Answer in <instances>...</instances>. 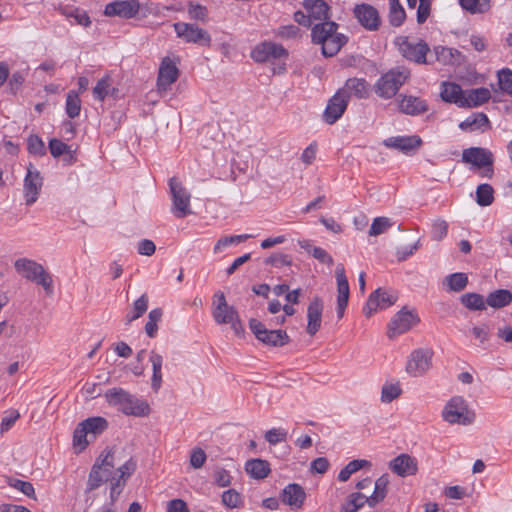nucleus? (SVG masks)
Listing matches in <instances>:
<instances>
[{"mask_svg":"<svg viewBox=\"0 0 512 512\" xmlns=\"http://www.w3.org/2000/svg\"><path fill=\"white\" fill-rule=\"evenodd\" d=\"M338 24L334 21L315 23L311 28V39L314 44L321 45L325 57L335 56L347 43L348 38L337 32Z\"/></svg>","mask_w":512,"mask_h":512,"instance_id":"1","label":"nucleus"},{"mask_svg":"<svg viewBox=\"0 0 512 512\" xmlns=\"http://www.w3.org/2000/svg\"><path fill=\"white\" fill-rule=\"evenodd\" d=\"M104 398L110 406L116 407L125 415L142 417L150 412V407L146 401L139 400L123 388L108 389Z\"/></svg>","mask_w":512,"mask_h":512,"instance_id":"2","label":"nucleus"},{"mask_svg":"<svg viewBox=\"0 0 512 512\" xmlns=\"http://www.w3.org/2000/svg\"><path fill=\"white\" fill-rule=\"evenodd\" d=\"M14 268L22 277L42 286L48 294L52 293V277L41 264L28 258H19L14 262Z\"/></svg>","mask_w":512,"mask_h":512,"instance_id":"3","label":"nucleus"},{"mask_svg":"<svg viewBox=\"0 0 512 512\" xmlns=\"http://www.w3.org/2000/svg\"><path fill=\"white\" fill-rule=\"evenodd\" d=\"M475 413L461 396L452 397L444 406L442 418L449 424L470 425L475 420Z\"/></svg>","mask_w":512,"mask_h":512,"instance_id":"4","label":"nucleus"},{"mask_svg":"<svg viewBox=\"0 0 512 512\" xmlns=\"http://www.w3.org/2000/svg\"><path fill=\"white\" fill-rule=\"evenodd\" d=\"M409 76L410 71L407 68L397 67L391 69L378 79L375 91L380 97L389 99L396 95Z\"/></svg>","mask_w":512,"mask_h":512,"instance_id":"5","label":"nucleus"},{"mask_svg":"<svg viewBox=\"0 0 512 512\" xmlns=\"http://www.w3.org/2000/svg\"><path fill=\"white\" fill-rule=\"evenodd\" d=\"M394 43L405 59L417 64L426 63V55L430 48L424 40L412 42L407 36H398Z\"/></svg>","mask_w":512,"mask_h":512,"instance_id":"6","label":"nucleus"},{"mask_svg":"<svg viewBox=\"0 0 512 512\" xmlns=\"http://www.w3.org/2000/svg\"><path fill=\"white\" fill-rule=\"evenodd\" d=\"M462 160L465 163H470L473 166L481 169L482 177L492 178L493 170V154L491 151L481 147H471L463 150Z\"/></svg>","mask_w":512,"mask_h":512,"instance_id":"7","label":"nucleus"},{"mask_svg":"<svg viewBox=\"0 0 512 512\" xmlns=\"http://www.w3.org/2000/svg\"><path fill=\"white\" fill-rule=\"evenodd\" d=\"M170 192L172 196V208L171 212L176 218H184L192 213L190 199V193L183 187L180 181L175 177L169 181Z\"/></svg>","mask_w":512,"mask_h":512,"instance_id":"8","label":"nucleus"},{"mask_svg":"<svg viewBox=\"0 0 512 512\" xmlns=\"http://www.w3.org/2000/svg\"><path fill=\"white\" fill-rule=\"evenodd\" d=\"M249 327L255 337L265 345L281 347L290 342V337L284 330H268L257 319H250Z\"/></svg>","mask_w":512,"mask_h":512,"instance_id":"9","label":"nucleus"},{"mask_svg":"<svg viewBox=\"0 0 512 512\" xmlns=\"http://www.w3.org/2000/svg\"><path fill=\"white\" fill-rule=\"evenodd\" d=\"M177 36L187 43L199 44L209 47L211 45L210 34L196 24L177 22L173 25Z\"/></svg>","mask_w":512,"mask_h":512,"instance_id":"10","label":"nucleus"},{"mask_svg":"<svg viewBox=\"0 0 512 512\" xmlns=\"http://www.w3.org/2000/svg\"><path fill=\"white\" fill-rule=\"evenodd\" d=\"M433 351L431 349L419 348L414 350L407 361L406 372L419 377L424 375L432 366Z\"/></svg>","mask_w":512,"mask_h":512,"instance_id":"11","label":"nucleus"},{"mask_svg":"<svg viewBox=\"0 0 512 512\" xmlns=\"http://www.w3.org/2000/svg\"><path fill=\"white\" fill-rule=\"evenodd\" d=\"M397 294L393 291H387L378 288L370 294L366 305L363 308L364 315L371 317L377 309H385L393 305L397 301Z\"/></svg>","mask_w":512,"mask_h":512,"instance_id":"12","label":"nucleus"},{"mask_svg":"<svg viewBox=\"0 0 512 512\" xmlns=\"http://www.w3.org/2000/svg\"><path fill=\"white\" fill-rule=\"evenodd\" d=\"M418 322L419 318L414 312L401 309L389 322L387 335L392 339L409 331Z\"/></svg>","mask_w":512,"mask_h":512,"instance_id":"13","label":"nucleus"},{"mask_svg":"<svg viewBox=\"0 0 512 512\" xmlns=\"http://www.w3.org/2000/svg\"><path fill=\"white\" fill-rule=\"evenodd\" d=\"M177 63L178 61L168 56L162 59L157 77V88L159 92H166L170 89L171 85L177 81L179 77Z\"/></svg>","mask_w":512,"mask_h":512,"instance_id":"14","label":"nucleus"},{"mask_svg":"<svg viewBox=\"0 0 512 512\" xmlns=\"http://www.w3.org/2000/svg\"><path fill=\"white\" fill-rule=\"evenodd\" d=\"M251 57L258 63L288 57V51L281 45L271 41L258 44L251 52Z\"/></svg>","mask_w":512,"mask_h":512,"instance_id":"15","label":"nucleus"},{"mask_svg":"<svg viewBox=\"0 0 512 512\" xmlns=\"http://www.w3.org/2000/svg\"><path fill=\"white\" fill-rule=\"evenodd\" d=\"M43 186V178L40 172L30 164L27 168V174L24 178V197L26 205H32L38 199Z\"/></svg>","mask_w":512,"mask_h":512,"instance_id":"16","label":"nucleus"},{"mask_svg":"<svg viewBox=\"0 0 512 512\" xmlns=\"http://www.w3.org/2000/svg\"><path fill=\"white\" fill-rule=\"evenodd\" d=\"M337 282V317L342 319L349 300V283L345 275V268L342 264H338L335 271Z\"/></svg>","mask_w":512,"mask_h":512,"instance_id":"17","label":"nucleus"},{"mask_svg":"<svg viewBox=\"0 0 512 512\" xmlns=\"http://www.w3.org/2000/svg\"><path fill=\"white\" fill-rule=\"evenodd\" d=\"M140 10L138 0H117L105 6L104 14L109 17L133 18Z\"/></svg>","mask_w":512,"mask_h":512,"instance_id":"18","label":"nucleus"},{"mask_svg":"<svg viewBox=\"0 0 512 512\" xmlns=\"http://www.w3.org/2000/svg\"><path fill=\"white\" fill-rule=\"evenodd\" d=\"M354 16L359 21V23L370 31H375L380 26V16L376 8L369 4H359L356 5L354 10Z\"/></svg>","mask_w":512,"mask_h":512,"instance_id":"19","label":"nucleus"},{"mask_svg":"<svg viewBox=\"0 0 512 512\" xmlns=\"http://www.w3.org/2000/svg\"><path fill=\"white\" fill-rule=\"evenodd\" d=\"M281 501L292 510L301 509L306 500V492L297 483H290L280 493Z\"/></svg>","mask_w":512,"mask_h":512,"instance_id":"20","label":"nucleus"},{"mask_svg":"<svg viewBox=\"0 0 512 512\" xmlns=\"http://www.w3.org/2000/svg\"><path fill=\"white\" fill-rule=\"evenodd\" d=\"M421 144L422 140L417 135L394 136L383 141L385 147L401 151L405 154L416 151Z\"/></svg>","mask_w":512,"mask_h":512,"instance_id":"21","label":"nucleus"},{"mask_svg":"<svg viewBox=\"0 0 512 512\" xmlns=\"http://www.w3.org/2000/svg\"><path fill=\"white\" fill-rule=\"evenodd\" d=\"M347 96H343V92L337 91L336 94L328 101L323 117L326 123L334 124L345 112L347 108Z\"/></svg>","mask_w":512,"mask_h":512,"instance_id":"22","label":"nucleus"},{"mask_svg":"<svg viewBox=\"0 0 512 512\" xmlns=\"http://www.w3.org/2000/svg\"><path fill=\"white\" fill-rule=\"evenodd\" d=\"M323 312V301L320 297H314L307 308V333L315 335L321 327V318Z\"/></svg>","mask_w":512,"mask_h":512,"instance_id":"23","label":"nucleus"},{"mask_svg":"<svg viewBox=\"0 0 512 512\" xmlns=\"http://www.w3.org/2000/svg\"><path fill=\"white\" fill-rule=\"evenodd\" d=\"M390 469L401 477L414 475L417 472V461L407 454L394 458L389 465Z\"/></svg>","mask_w":512,"mask_h":512,"instance_id":"24","label":"nucleus"},{"mask_svg":"<svg viewBox=\"0 0 512 512\" xmlns=\"http://www.w3.org/2000/svg\"><path fill=\"white\" fill-rule=\"evenodd\" d=\"M303 7L309 13V16L314 21L324 22L330 21V7L323 0H305Z\"/></svg>","mask_w":512,"mask_h":512,"instance_id":"25","label":"nucleus"},{"mask_svg":"<svg viewBox=\"0 0 512 512\" xmlns=\"http://www.w3.org/2000/svg\"><path fill=\"white\" fill-rule=\"evenodd\" d=\"M440 96L443 101L463 107L465 91L454 82H442Z\"/></svg>","mask_w":512,"mask_h":512,"instance_id":"26","label":"nucleus"},{"mask_svg":"<svg viewBox=\"0 0 512 512\" xmlns=\"http://www.w3.org/2000/svg\"><path fill=\"white\" fill-rule=\"evenodd\" d=\"M398 106L401 112L408 115H418L428 110L427 103L414 96H402Z\"/></svg>","mask_w":512,"mask_h":512,"instance_id":"27","label":"nucleus"},{"mask_svg":"<svg viewBox=\"0 0 512 512\" xmlns=\"http://www.w3.org/2000/svg\"><path fill=\"white\" fill-rule=\"evenodd\" d=\"M491 93L488 88L480 87L465 91L463 107H478L489 101Z\"/></svg>","mask_w":512,"mask_h":512,"instance_id":"28","label":"nucleus"},{"mask_svg":"<svg viewBox=\"0 0 512 512\" xmlns=\"http://www.w3.org/2000/svg\"><path fill=\"white\" fill-rule=\"evenodd\" d=\"M136 462L130 458L123 465H121L116 472V481L113 482L112 496L116 493L119 494L125 486L126 480L135 472Z\"/></svg>","mask_w":512,"mask_h":512,"instance_id":"29","label":"nucleus"},{"mask_svg":"<svg viewBox=\"0 0 512 512\" xmlns=\"http://www.w3.org/2000/svg\"><path fill=\"white\" fill-rule=\"evenodd\" d=\"M245 471L251 478L261 480L268 477L271 467L267 460L256 458L250 459L245 463Z\"/></svg>","mask_w":512,"mask_h":512,"instance_id":"30","label":"nucleus"},{"mask_svg":"<svg viewBox=\"0 0 512 512\" xmlns=\"http://www.w3.org/2000/svg\"><path fill=\"white\" fill-rule=\"evenodd\" d=\"M149 361L152 365L151 387L154 392H158L162 386V366L163 356L156 350L149 353Z\"/></svg>","mask_w":512,"mask_h":512,"instance_id":"31","label":"nucleus"},{"mask_svg":"<svg viewBox=\"0 0 512 512\" xmlns=\"http://www.w3.org/2000/svg\"><path fill=\"white\" fill-rule=\"evenodd\" d=\"M338 91L343 92V96H347L348 101L352 96L363 98L367 94V83L364 79L351 78Z\"/></svg>","mask_w":512,"mask_h":512,"instance_id":"32","label":"nucleus"},{"mask_svg":"<svg viewBox=\"0 0 512 512\" xmlns=\"http://www.w3.org/2000/svg\"><path fill=\"white\" fill-rule=\"evenodd\" d=\"M434 53L436 60L443 65H455L461 62L462 54L456 49L436 46Z\"/></svg>","mask_w":512,"mask_h":512,"instance_id":"33","label":"nucleus"},{"mask_svg":"<svg viewBox=\"0 0 512 512\" xmlns=\"http://www.w3.org/2000/svg\"><path fill=\"white\" fill-rule=\"evenodd\" d=\"M389 485V476L388 474L381 475L378 479H376L374 483V490L372 494L369 496V506L374 507L380 502H382L386 495L387 489Z\"/></svg>","mask_w":512,"mask_h":512,"instance_id":"34","label":"nucleus"},{"mask_svg":"<svg viewBox=\"0 0 512 512\" xmlns=\"http://www.w3.org/2000/svg\"><path fill=\"white\" fill-rule=\"evenodd\" d=\"M512 302V293L507 289H497L488 294L486 298V305L500 309L508 306Z\"/></svg>","mask_w":512,"mask_h":512,"instance_id":"35","label":"nucleus"},{"mask_svg":"<svg viewBox=\"0 0 512 512\" xmlns=\"http://www.w3.org/2000/svg\"><path fill=\"white\" fill-rule=\"evenodd\" d=\"M97 461L98 467L101 469V473L103 474V478H105L106 482H110L112 489L113 482L116 481V472L114 470V458L112 453L108 451L104 456L102 454Z\"/></svg>","mask_w":512,"mask_h":512,"instance_id":"36","label":"nucleus"},{"mask_svg":"<svg viewBox=\"0 0 512 512\" xmlns=\"http://www.w3.org/2000/svg\"><path fill=\"white\" fill-rule=\"evenodd\" d=\"M149 297L146 293L142 294L137 300L133 302L132 308L125 316L126 324H131L133 321L140 318L148 309Z\"/></svg>","mask_w":512,"mask_h":512,"instance_id":"37","label":"nucleus"},{"mask_svg":"<svg viewBox=\"0 0 512 512\" xmlns=\"http://www.w3.org/2000/svg\"><path fill=\"white\" fill-rule=\"evenodd\" d=\"M365 504L369 505V496L361 493H351L341 506V512H357Z\"/></svg>","mask_w":512,"mask_h":512,"instance_id":"38","label":"nucleus"},{"mask_svg":"<svg viewBox=\"0 0 512 512\" xmlns=\"http://www.w3.org/2000/svg\"><path fill=\"white\" fill-rule=\"evenodd\" d=\"M489 119L484 113H474L472 116L467 117L464 121L459 124L462 130H478L488 127Z\"/></svg>","mask_w":512,"mask_h":512,"instance_id":"39","label":"nucleus"},{"mask_svg":"<svg viewBox=\"0 0 512 512\" xmlns=\"http://www.w3.org/2000/svg\"><path fill=\"white\" fill-rule=\"evenodd\" d=\"M115 88H112V79L109 75L104 76L97 81L94 86L92 93L93 97L98 101H104V99L111 93L114 94Z\"/></svg>","mask_w":512,"mask_h":512,"instance_id":"40","label":"nucleus"},{"mask_svg":"<svg viewBox=\"0 0 512 512\" xmlns=\"http://www.w3.org/2000/svg\"><path fill=\"white\" fill-rule=\"evenodd\" d=\"M459 5L471 14H483L490 10L491 0H459Z\"/></svg>","mask_w":512,"mask_h":512,"instance_id":"41","label":"nucleus"},{"mask_svg":"<svg viewBox=\"0 0 512 512\" xmlns=\"http://www.w3.org/2000/svg\"><path fill=\"white\" fill-rule=\"evenodd\" d=\"M88 431L89 435L96 438L108 427V422L103 417H91L81 422Z\"/></svg>","mask_w":512,"mask_h":512,"instance_id":"42","label":"nucleus"},{"mask_svg":"<svg viewBox=\"0 0 512 512\" xmlns=\"http://www.w3.org/2000/svg\"><path fill=\"white\" fill-rule=\"evenodd\" d=\"M212 315L217 324H229L238 316L237 310L233 306L225 308H212Z\"/></svg>","mask_w":512,"mask_h":512,"instance_id":"43","label":"nucleus"},{"mask_svg":"<svg viewBox=\"0 0 512 512\" xmlns=\"http://www.w3.org/2000/svg\"><path fill=\"white\" fill-rule=\"evenodd\" d=\"M460 300L469 310H484L486 308V300L478 293L463 294Z\"/></svg>","mask_w":512,"mask_h":512,"instance_id":"44","label":"nucleus"},{"mask_svg":"<svg viewBox=\"0 0 512 512\" xmlns=\"http://www.w3.org/2000/svg\"><path fill=\"white\" fill-rule=\"evenodd\" d=\"M476 201L480 206H489L494 201V189L490 184H480L476 189Z\"/></svg>","mask_w":512,"mask_h":512,"instance_id":"45","label":"nucleus"},{"mask_svg":"<svg viewBox=\"0 0 512 512\" xmlns=\"http://www.w3.org/2000/svg\"><path fill=\"white\" fill-rule=\"evenodd\" d=\"M163 312L160 308L152 309L148 314V321L145 324V332L150 338H154L158 331V323L161 321Z\"/></svg>","mask_w":512,"mask_h":512,"instance_id":"46","label":"nucleus"},{"mask_svg":"<svg viewBox=\"0 0 512 512\" xmlns=\"http://www.w3.org/2000/svg\"><path fill=\"white\" fill-rule=\"evenodd\" d=\"M449 290L460 292L465 289L468 284V277L465 273H453L445 278Z\"/></svg>","mask_w":512,"mask_h":512,"instance_id":"47","label":"nucleus"},{"mask_svg":"<svg viewBox=\"0 0 512 512\" xmlns=\"http://www.w3.org/2000/svg\"><path fill=\"white\" fill-rule=\"evenodd\" d=\"M66 113L70 118H75L79 116L81 111V100L79 98V93L75 91H70L66 97Z\"/></svg>","mask_w":512,"mask_h":512,"instance_id":"48","label":"nucleus"},{"mask_svg":"<svg viewBox=\"0 0 512 512\" xmlns=\"http://www.w3.org/2000/svg\"><path fill=\"white\" fill-rule=\"evenodd\" d=\"M406 19V13L400 3L389 4V22L394 27L401 26Z\"/></svg>","mask_w":512,"mask_h":512,"instance_id":"49","label":"nucleus"},{"mask_svg":"<svg viewBox=\"0 0 512 512\" xmlns=\"http://www.w3.org/2000/svg\"><path fill=\"white\" fill-rule=\"evenodd\" d=\"M250 237H251V235H249V234H242V235H233V236H227V237L220 238L214 246V253H219L225 247H227L229 245L241 243L243 241H246Z\"/></svg>","mask_w":512,"mask_h":512,"instance_id":"50","label":"nucleus"},{"mask_svg":"<svg viewBox=\"0 0 512 512\" xmlns=\"http://www.w3.org/2000/svg\"><path fill=\"white\" fill-rule=\"evenodd\" d=\"M393 222L388 217H376L369 229L370 236H378L384 232H386L389 228H391Z\"/></svg>","mask_w":512,"mask_h":512,"instance_id":"51","label":"nucleus"},{"mask_svg":"<svg viewBox=\"0 0 512 512\" xmlns=\"http://www.w3.org/2000/svg\"><path fill=\"white\" fill-rule=\"evenodd\" d=\"M275 36L281 39H298L301 37V30L298 26L289 24L278 27Z\"/></svg>","mask_w":512,"mask_h":512,"instance_id":"52","label":"nucleus"},{"mask_svg":"<svg viewBox=\"0 0 512 512\" xmlns=\"http://www.w3.org/2000/svg\"><path fill=\"white\" fill-rule=\"evenodd\" d=\"M402 393V389L398 384H385L381 390V401L383 403H391L397 399Z\"/></svg>","mask_w":512,"mask_h":512,"instance_id":"53","label":"nucleus"},{"mask_svg":"<svg viewBox=\"0 0 512 512\" xmlns=\"http://www.w3.org/2000/svg\"><path fill=\"white\" fill-rule=\"evenodd\" d=\"M498 84L502 92L512 97V71L508 68L498 72Z\"/></svg>","mask_w":512,"mask_h":512,"instance_id":"54","label":"nucleus"},{"mask_svg":"<svg viewBox=\"0 0 512 512\" xmlns=\"http://www.w3.org/2000/svg\"><path fill=\"white\" fill-rule=\"evenodd\" d=\"M106 482L101 473V469L98 467V461L93 465L92 470L89 474L87 481L88 490L92 491L98 488L102 483Z\"/></svg>","mask_w":512,"mask_h":512,"instance_id":"55","label":"nucleus"},{"mask_svg":"<svg viewBox=\"0 0 512 512\" xmlns=\"http://www.w3.org/2000/svg\"><path fill=\"white\" fill-rule=\"evenodd\" d=\"M448 233V223L443 219H437L432 224L431 238L434 241H441Z\"/></svg>","mask_w":512,"mask_h":512,"instance_id":"56","label":"nucleus"},{"mask_svg":"<svg viewBox=\"0 0 512 512\" xmlns=\"http://www.w3.org/2000/svg\"><path fill=\"white\" fill-rule=\"evenodd\" d=\"M287 431L283 428H272L266 431L265 440L270 445H276L280 442H285L287 440Z\"/></svg>","mask_w":512,"mask_h":512,"instance_id":"57","label":"nucleus"},{"mask_svg":"<svg viewBox=\"0 0 512 512\" xmlns=\"http://www.w3.org/2000/svg\"><path fill=\"white\" fill-rule=\"evenodd\" d=\"M89 433L82 423H79L73 433V444L75 447H79L80 450H83L88 445V437Z\"/></svg>","mask_w":512,"mask_h":512,"instance_id":"58","label":"nucleus"},{"mask_svg":"<svg viewBox=\"0 0 512 512\" xmlns=\"http://www.w3.org/2000/svg\"><path fill=\"white\" fill-rule=\"evenodd\" d=\"M19 418H20V413L18 412V410L10 409V410L6 411L1 420V424H0L1 434L9 431Z\"/></svg>","mask_w":512,"mask_h":512,"instance_id":"59","label":"nucleus"},{"mask_svg":"<svg viewBox=\"0 0 512 512\" xmlns=\"http://www.w3.org/2000/svg\"><path fill=\"white\" fill-rule=\"evenodd\" d=\"M206 459L207 455L202 448L196 447L191 450L189 462L194 469L202 468Z\"/></svg>","mask_w":512,"mask_h":512,"instance_id":"60","label":"nucleus"},{"mask_svg":"<svg viewBox=\"0 0 512 512\" xmlns=\"http://www.w3.org/2000/svg\"><path fill=\"white\" fill-rule=\"evenodd\" d=\"M28 151L34 155L42 156L45 154V145L42 139L37 135L29 136L27 140Z\"/></svg>","mask_w":512,"mask_h":512,"instance_id":"61","label":"nucleus"},{"mask_svg":"<svg viewBox=\"0 0 512 512\" xmlns=\"http://www.w3.org/2000/svg\"><path fill=\"white\" fill-rule=\"evenodd\" d=\"M222 503L228 508H237L241 504V496L236 490L229 489L222 494Z\"/></svg>","mask_w":512,"mask_h":512,"instance_id":"62","label":"nucleus"},{"mask_svg":"<svg viewBox=\"0 0 512 512\" xmlns=\"http://www.w3.org/2000/svg\"><path fill=\"white\" fill-rule=\"evenodd\" d=\"M49 150L53 157L58 158L61 155L70 152V146L59 139L53 138L49 141Z\"/></svg>","mask_w":512,"mask_h":512,"instance_id":"63","label":"nucleus"},{"mask_svg":"<svg viewBox=\"0 0 512 512\" xmlns=\"http://www.w3.org/2000/svg\"><path fill=\"white\" fill-rule=\"evenodd\" d=\"M188 14L191 19L206 22L207 20V9L200 4H194L190 2L188 4Z\"/></svg>","mask_w":512,"mask_h":512,"instance_id":"64","label":"nucleus"}]
</instances>
